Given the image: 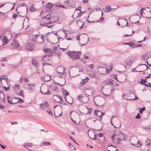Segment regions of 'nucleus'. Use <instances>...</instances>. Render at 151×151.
<instances>
[{"label": "nucleus", "mask_w": 151, "mask_h": 151, "mask_svg": "<svg viewBox=\"0 0 151 151\" xmlns=\"http://www.w3.org/2000/svg\"><path fill=\"white\" fill-rule=\"evenodd\" d=\"M54 17L52 16V14H47L41 18L40 19V25L42 26H47L51 23L56 22L57 20H54Z\"/></svg>", "instance_id": "obj_1"}, {"label": "nucleus", "mask_w": 151, "mask_h": 151, "mask_svg": "<svg viewBox=\"0 0 151 151\" xmlns=\"http://www.w3.org/2000/svg\"><path fill=\"white\" fill-rule=\"evenodd\" d=\"M66 54L71 60H75L80 58L81 52L79 51H68Z\"/></svg>", "instance_id": "obj_2"}, {"label": "nucleus", "mask_w": 151, "mask_h": 151, "mask_svg": "<svg viewBox=\"0 0 151 151\" xmlns=\"http://www.w3.org/2000/svg\"><path fill=\"white\" fill-rule=\"evenodd\" d=\"M40 108L41 109H44L50 115H52V112L51 110H49L50 109L49 106V104L47 101H45L44 103H42L40 104Z\"/></svg>", "instance_id": "obj_3"}, {"label": "nucleus", "mask_w": 151, "mask_h": 151, "mask_svg": "<svg viewBox=\"0 0 151 151\" xmlns=\"http://www.w3.org/2000/svg\"><path fill=\"white\" fill-rule=\"evenodd\" d=\"M110 66L109 67V68L108 69H106V66H104L103 67L99 66L98 67V69L99 71H101V70L103 69L104 70V72H105V73H108V71L109 72L111 71L112 69V64H111Z\"/></svg>", "instance_id": "obj_4"}, {"label": "nucleus", "mask_w": 151, "mask_h": 151, "mask_svg": "<svg viewBox=\"0 0 151 151\" xmlns=\"http://www.w3.org/2000/svg\"><path fill=\"white\" fill-rule=\"evenodd\" d=\"M10 99V97L9 96H7V102L10 104H14L18 103H23L24 102V101L21 99L20 98H18V97H14L12 98V100L14 99H15V100H17V99H18V100L17 101V102H12V100L10 101L9 99Z\"/></svg>", "instance_id": "obj_5"}, {"label": "nucleus", "mask_w": 151, "mask_h": 151, "mask_svg": "<svg viewBox=\"0 0 151 151\" xmlns=\"http://www.w3.org/2000/svg\"><path fill=\"white\" fill-rule=\"evenodd\" d=\"M66 5L67 6V7L70 8H74L75 7V2L72 0H70L65 2Z\"/></svg>", "instance_id": "obj_6"}, {"label": "nucleus", "mask_w": 151, "mask_h": 151, "mask_svg": "<svg viewBox=\"0 0 151 151\" xmlns=\"http://www.w3.org/2000/svg\"><path fill=\"white\" fill-rule=\"evenodd\" d=\"M134 94L132 93H127L123 94V98L127 100H132V99L134 96Z\"/></svg>", "instance_id": "obj_7"}, {"label": "nucleus", "mask_w": 151, "mask_h": 151, "mask_svg": "<svg viewBox=\"0 0 151 151\" xmlns=\"http://www.w3.org/2000/svg\"><path fill=\"white\" fill-rule=\"evenodd\" d=\"M77 99L80 102H82L83 103H86L89 100V99L87 97L83 96L81 95H79L77 97Z\"/></svg>", "instance_id": "obj_8"}, {"label": "nucleus", "mask_w": 151, "mask_h": 151, "mask_svg": "<svg viewBox=\"0 0 151 151\" xmlns=\"http://www.w3.org/2000/svg\"><path fill=\"white\" fill-rule=\"evenodd\" d=\"M117 132L119 134H120V135H119V138H116V139H117L119 141H122L123 140V141L125 140V135L124 134L123 132H122L120 130H118Z\"/></svg>", "instance_id": "obj_9"}, {"label": "nucleus", "mask_w": 151, "mask_h": 151, "mask_svg": "<svg viewBox=\"0 0 151 151\" xmlns=\"http://www.w3.org/2000/svg\"><path fill=\"white\" fill-rule=\"evenodd\" d=\"M54 5L50 3H48L46 6V11L47 12H51L52 10V7Z\"/></svg>", "instance_id": "obj_10"}, {"label": "nucleus", "mask_w": 151, "mask_h": 151, "mask_svg": "<svg viewBox=\"0 0 151 151\" xmlns=\"http://www.w3.org/2000/svg\"><path fill=\"white\" fill-rule=\"evenodd\" d=\"M51 55L50 54H47L44 55L43 57H42V62H46L47 61L50 60V57Z\"/></svg>", "instance_id": "obj_11"}, {"label": "nucleus", "mask_w": 151, "mask_h": 151, "mask_svg": "<svg viewBox=\"0 0 151 151\" xmlns=\"http://www.w3.org/2000/svg\"><path fill=\"white\" fill-rule=\"evenodd\" d=\"M43 50L45 53L51 55L52 52V50L49 48H43Z\"/></svg>", "instance_id": "obj_12"}, {"label": "nucleus", "mask_w": 151, "mask_h": 151, "mask_svg": "<svg viewBox=\"0 0 151 151\" xmlns=\"http://www.w3.org/2000/svg\"><path fill=\"white\" fill-rule=\"evenodd\" d=\"M101 112L98 110H95L94 111V114L97 116H98L100 118V119L99 120V121H100V120L102 119L101 116Z\"/></svg>", "instance_id": "obj_13"}, {"label": "nucleus", "mask_w": 151, "mask_h": 151, "mask_svg": "<svg viewBox=\"0 0 151 151\" xmlns=\"http://www.w3.org/2000/svg\"><path fill=\"white\" fill-rule=\"evenodd\" d=\"M3 43V45L7 44L8 42V40L6 37H4L0 39Z\"/></svg>", "instance_id": "obj_14"}, {"label": "nucleus", "mask_w": 151, "mask_h": 151, "mask_svg": "<svg viewBox=\"0 0 151 151\" xmlns=\"http://www.w3.org/2000/svg\"><path fill=\"white\" fill-rule=\"evenodd\" d=\"M12 45L14 47H18L19 46L18 42L17 40H14L13 42L12 43Z\"/></svg>", "instance_id": "obj_15"}, {"label": "nucleus", "mask_w": 151, "mask_h": 151, "mask_svg": "<svg viewBox=\"0 0 151 151\" xmlns=\"http://www.w3.org/2000/svg\"><path fill=\"white\" fill-rule=\"evenodd\" d=\"M32 65L36 67H37L38 66V63L35 59H33L32 60Z\"/></svg>", "instance_id": "obj_16"}, {"label": "nucleus", "mask_w": 151, "mask_h": 151, "mask_svg": "<svg viewBox=\"0 0 151 151\" xmlns=\"http://www.w3.org/2000/svg\"><path fill=\"white\" fill-rule=\"evenodd\" d=\"M62 91L63 92V93L64 95H65V96H66L69 94V93L68 91H66L65 90H64L63 88H62ZM65 100L66 101L68 102H67V101L66 96L65 97Z\"/></svg>", "instance_id": "obj_17"}, {"label": "nucleus", "mask_w": 151, "mask_h": 151, "mask_svg": "<svg viewBox=\"0 0 151 151\" xmlns=\"http://www.w3.org/2000/svg\"><path fill=\"white\" fill-rule=\"evenodd\" d=\"M24 144L23 147L26 149H28V148L27 147H32L33 146V144L31 143L26 142Z\"/></svg>", "instance_id": "obj_18"}, {"label": "nucleus", "mask_w": 151, "mask_h": 151, "mask_svg": "<svg viewBox=\"0 0 151 151\" xmlns=\"http://www.w3.org/2000/svg\"><path fill=\"white\" fill-rule=\"evenodd\" d=\"M51 143L49 142H42L41 143L40 146H42V145L45 146H48V145H51Z\"/></svg>", "instance_id": "obj_19"}, {"label": "nucleus", "mask_w": 151, "mask_h": 151, "mask_svg": "<svg viewBox=\"0 0 151 151\" xmlns=\"http://www.w3.org/2000/svg\"><path fill=\"white\" fill-rule=\"evenodd\" d=\"M140 66H144V69H143V70L142 71H143L145 70H146L149 68L148 66L145 64H142L139 65L137 67V68Z\"/></svg>", "instance_id": "obj_20"}, {"label": "nucleus", "mask_w": 151, "mask_h": 151, "mask_svg": "<svg viewBox=\"0 0 151 151\" xmlns=\"http://www.w3.org/2000/svg\"><path fill=\"white\" fill-rule=\"evenodd\" d=\"M36 10L35 8L34 7V4H32L30 6L29 11L30 12H33Z\"/></svg>", "instance_id": "obj_21"}, {"label": "nucleus", "mask_w": 151, "mask_h": 151, "mask_svg": "<svg viewBox=\"0 0 151 151\" xmlns=\"http://www.w3.org/2000/svg\"><path fill=\"white\" fill-rule=\"evenodd\" d=\"M146 79L145 78V80H143V79H141V81L140 83V84H141L142 85H144L145 83H147Z\"/></svg>", "instance_id": "obj_22"}, {"label": "nucleus", "mask_w": 151, "mask_h": 151, "mask_svg": "<svg viewBox=\"0 0 151 151\" xmlns=\"http://www.w3.org/2000/svg\"><path fill=\"white\" fill-rule=\"evenodd\" d=\"M122 44H123V45H129L131 47H133L134 46V43H130V42H129V43H122Z\"/></svg>", "instance_id": "obj_23"}, {"label": "nucleus", "mask_w": 151, "mask_h": 151, "mask_svg": "<svg viewBox=\"0 0 151 151\" xmlns=\"http://www.w3.org/2000/svg\"><path fill=\"white\" fill-rule=\"evenodd\" d=\"M48 87L47 88H48ZM40 93L43 94V95H48V94H51L50 92L49 91V90H48V89L47 90V92H43L41 90H40Z\"/></svg>", "instance_id": "obj_24"}, {"label": "nucleus", "mask_w": 151, "mask_h": 151, "mask_svg": "<svg viewBox=\"0 0 151 151\" xmlns=\"http://www.w3.org/2000/svg\"><path fill=\"white\" fill-rule=\"evenodd\" d=\"M129 63L127 61V60H126V64L127 65H130L133 63V60H130L129 61Z\"/></svg>", "instance_id": "obj_25"}, {"label": "nucleus", "mask_w": 151, "mask_h": 151, "mask_svg": "<svg viewBox=\"0 0 151 151\" xmlns=\"http://www.w3.org/2000/svg\"><path fill=\"white\" fill-rule=\"evenodd\" d=\"M16 93L18 95H19L21 96L24 97L23 92L22 90H20V92H18L17 91H16Z\"/></svg>", "instance_id": "obj_26"}, {"label": "nucleus", "mask_w": 151, "mask_h": 151, "mask_svg": "<svg viewBox=\"0 0 151 151\" xmlns=\"http://www.w3.org/2000/svg\"><path fill=\"white\" fill-rule=\"evenodd\" d=\"M146 145L149 146H150L151 144V141L150 139H147L145 141Z\"/></svg>", "instance_id": "obj_27"}, {"label": "nucleus", "mask_w": 151, "mask_h": 151, "mask_svg": "<svg viewBox=\"0 0 151 151\" xmlns=\"http://www.w3.org/2000/svg\"><path fill=\"white\" fill-rule=\"evenodd\" d=\"M88 77H86V78H85L83 81H82V85H84L88 81Z\"/></svg>", "instance_id": "obj_28"}, {"label": "nucleus", "mask_w": 151, "mask_h": 151, "mask_svg": "<svg viewBox=\"0 0 151 151\" xmlns=\"http://www.w3.org/2000/svg\"><path fill=\"white\" fill-rule=\"evenodd\" d=\"M89 76H91L92 78H95V75L94 73L93 72H91L88 73Z\"/></svg>", "instance_id": "obj_29"}, {"label": "nucleus", "mask_w": 151, "mask_h": 151, "mask_svg": "<svg viewBox=\"0 0 151 151\" xmlns=\"http://www.w3.org/2000/svg\"><path fill=\"white\" fill-rule=\"evenodd\" d=\"M39 34H33L32 36L33 39L34 40H36L37 39V37L39 36Z\"/></svg>", "instance_id": "obj_30"}, {"label": "nucleus", "mask_w": 151, "mask_h": 151, "mask_svg": "<svg viewBox=\"0 0 151 151\" xmlns=\"http://www.w3.org/2000/svg\"><path fill=\"white\" fill-rule=\"evenodd\" d=\"M106 9H108V10H106V12H108L111 11L112 10H113V9H114L115 8H111L110 6H109L108 7H106Z\"/></svg>", "instance_id": "obj_31"}, {"label": "nucleus", "mask_w": 151, "mask_h": 151, "mask_svg": "<svg viewBox=\"0 0 151 151\" xmlns=\"http://www.w3.org/2000/svg\"><path fill=\"white\" fill-rule=\"evenodd\" d=\"M4 79L5 81H6V82L7 83H8L9 82V80L7 78H5L4 77H0V81H1L2 79Z\"/></svg>", "instance_id": "obj_32"}, {"label": "nucleus", "mask_w": 151, "mask_h": 151, "mask_svg": "<svg viewBox=\"0 0 151 151\" xmlns=\"http://www.w3.org/2000/svg\"><path fill=\"white\" fill-rule=\"evenodd\" d=\"M139 109L140 110V111H139V112L142 114V112L143 111H144L145 109V107H142L141 109L140 108H139Z\"/></svg>", "instance_id": "obj_33"}, {"label": "nucleus", "mask_w": 151, "mask_h": 151, "mask_svg": "<svg viewBox=\"0 0 151 151\" xmlns=\"http://www.w3.org/2000/svg\"><path fill=\"white\" fill-rule=\"evenodd\" d=\"M35 86V84L34 83H32V85L28 89V90H31L33 89V88H34Z\"/></svg>", "instance_id": "obj_34"}, {"label": "nucleus", "mask_w": 151, "mask_h": 151, "mask_svg": "<svg viewBox=\"0 0 151 151\" xmlns=\"http://www.w3.org/2000/svg\"><path fill=\"white\" fill-rule=\"evenodd\" d=\"M25 49L29 51H32L34 50V48H25Z\"/></svg>", "instance_id": "obj_35"}, {"label": "nucleus", "mask_w": 151, "mask_h": 151, "mask_svg": "<svg viewBox=\"0 0 151 151\" xmlns=\"http://www.w3.org/2000/svg\"><path fill=\"white\" fill-rule=\"evenodd\" d=\"M118 136V135L117 134H113V135L111 136V139H112V140L114 141V138H115V136Z\"/></svg>", "instance_id": "obj_36"}, {"label": "nucleus", "mask_w": 151, "mask_h": 151, "mask_svg": "<svg viewBox=\"0 0 151 151\" xmlns=\"http://www.w3.org/2000/svg\"><path fill=\"white\" fill-rule=\"evenodd\" d=\"M146 55V54H144L142 57V58H141L142 60L143 61H145V57Z\"/></svg>", "instance_id": "obj_37"}, {"label": "nucleus", "mask_w": 151, "mask_h": 151, "mask_svg": "<svg viewBox=\"0 0 151 151\" xmlns=\"http://www.w3.org/2000/svg\"><path fill=\"white\" fill-rule=\"evenodd\" d=\"M54 100L55 101V102H58V103H59L61 104H63V105H66V103H65V102H64V101H56L55 100V99H54Z\"/></svg>", "instance_id": "obj_38"}, {"label": "nucleus", "mask_w": 151, "mask_h": 151, "mask_svg": "<svg viewBox=\"0 0 151 151\" xmlns=\"http://www.w3.org/2000/svg\"><path fill=\"white\" fill-rule=\"evenodd\" d=\"M94 65L93 64L88 65L86 66V67H88L89 68H91L92 69H93L94 68Z\"/></svg>", "instance_id": "obj_39"}, {"label": "nucleus", "mask_w": 151, "mask_h": 151, "mask_svg": "<svg viewBox=\"0 0 151 151\" xmlns=\"http://www.w3.org/2000/svg\"><path fill=\"white\" fill-rule=\"evenodd\" d=\"M2 86H3V88L5 89V90L6 91H8L10 89L9 86V87H6L5 86H3V85H2Z\"/></svg>", "instance_id": "obj_40"}, {"label": "nucleus", "mask_w": 151, "mask_h": 151, "mask_svg": "<svg viewBox=\"0 0 151 151\" xmlns=\"http://www.w3.org/2000/svg\"><path fill=\"white\" fill-rule=\"evenodd\" d=\"M48 77V76H46L45 78V79L44 80V81L45 82H48L49 81H50V78L49 79H47V78Z\"/></svg>", "instance_id": "obj_41"}, {"label": "nucleus", "mask_w": 151, "mask_h": 151, "mask_svg": "<svg viewBox=\"0 0 151 151\" xmlns=\"http://www.w3.org/2000/svg\"><path fill=\"white\" fill-rule=\"evenodd\" d=\"M78 13V14L77 16V17H79V16H81L82 15L83 12L81 10H80V13Z\"/></svg>", "instance_id": "obj_42"}, {"label": "nucleus", "mask_w": 151, "mask_h": 151, "mask_svg": "<svg viewBox=\"0 0 151 151\" xmlns=\"http://www.w3.org/2000/svg\"><path fill=\"white\" fill-rule=\"evenodd\" d=\"M104 18H103L102 17H101L99 19L95 21L96 22H101L100 20H101L102 21H103L104 20Z\"/></svg>", "instance_id": "obj_43"}, {"label": "nucleus", "mask_w": 151, "mask_h": 151, "mask_svg": "<svg viewBox=\"0 0 151 151\" xmlns=\"http://www.w3.org/2000/svg\"><path fill=\"white\" fill-rule=\"evenodd\" d=\"M57 96L60 99V101H61L62 99V97L61 96H59V95H57L56 96Z\"/></svg>", "instance_id": "obj_44"}, {"label": "nucleus", "mask_w": 151, "mask_h": 151, "mask_svg": "<svg viewBox=\"0 0 151 151\" xmlns=\"http://www.w3.org/2000/svg\"><path fill=\"white\" fill-rule=\"evenodd\" d=\"M134 96L135 98H132V100H137L138 99V97L135 94H134Z\"/></svg>", "instance_id": "obj_45"}, {"label": "nucleus", "mask_w": 151, "mask_h": 151, "mask_svg": "<svg viewBox=\"0 0 151 151\" xmlns=\"http://www.w3.org/2000/svg\"><path fill=\"white\" fill-rule=\"evenodd\" d=\"M117 75H113V78H114L118 82H120V81L118 80V78H117Z\"/></svg>", "instance_id": "obj_46"}, {"label": "nucleus", "mask_w": 151, "mask_h": 151, "mask_svg": "<svg viewBox=\"0 0 151 151\" xmlns=\"http://www.w3.org/2000/svg\"><path fill=\"white\" fill-rule=\"evenodd\" d=\"M144 85L147 87H151V84L150 83H148V84H145Z\"/></svg>", "instance_id": "obj_47"}, {"label": "nucleus", "mask_w": 151, "mask_h": 151, "mask_svg": "<svg viewBox=\"0 0 151 151\" xmlns=\"http://www.w3.org/2000/svg\"><path fill=\"white\" fill-rule=\"evenodd\" d=\"M68 145L69 147H73V148H74V150H76V149L75 148L73 145H72L70 143H68Z\"/></svg>", "instance_id": "obj_48"}, {"label": "nucleus", "mask_w": 151, "mask_h": 151, "mask_svg": "<svg viewBox=\"0 0 151 151\" xmlns=\"http://www.w3.org/2000/svg\"><path fill=\"white\" fill-rule=\"evenodd\" d=\"M6 57H4L1 59V61L2 62H4L6 61Z\"/></svg>", "instance_id": "obj_49"}, {"label": "nucleus", "mask_w": 151, "mask_h": 151, "mask_svg": "<svg viewBox=\"0 0 151 151\" xmlns=\"http://www.w3.org/2000/svg\"><path fill=\"white\" fill-rule=\"evenodd\" d=\"M135 69H136V68H132V71L133 72H142V71H137L136 70H135Z\"/></svg>", "instance_id": "obj_50"}, {"label": "nucleus", "mask_w": 151, "mask_h": 151, "mask_svg": "<svg viewBox=\"0 0 151 151\" xmlns=\"http://www.w3.org/2000/svg\"><path fill=\"white\" fill-rule=\"evenodd\" d=\"M140 118V115L139 113L137 114V115L135 116V118L137 119H139Z\"/></svg>", "instance_id": "obj_51"}, {"label": "nucleus", "mask_w": 151, "mask_h": 151, "mask_svg": "<svg viewBox=\"0 0 151 151\" xmlns=\"http://www.w3.org/2000/svg\"><path fill=\"white\" fill-rule=\"evenodd\" d=\"M15 87H16V88H17L18 90H19L20 88V86L18 84H15Z\"/></svg>", "instance_id": "obj_52"}, {"label": "nucleus", "mask_w": 151, "mask_h": 151, "mask_svg": "<svg viewBox=\"0 0 151 151\" xmlns=\"http://www.w3.org/2000/svg\"><path fill=\"white\" fill-rule=\"evenodd\" d=\"M87 109H88V110L86 114H91V109H88V108H87Z\"/></svg>", "instance_id": "obj_53"}, {"label": "nucleus", "mask_w": 151, "mask_h": 151, "mask_svg": "<svg viewBox=\"0 0 151 151\" xmlns=\"http://www.w3.org/2000/svg\"><path fill=\"white\" fill-rule=\"evenodd\" d=\"M58 90L57 87V86H55L52 89V90L53 91H55Z\"/></svg>", "instance_id": "obj_54"}, {"label": "nucleus", "mask_w": 151, "mask_h": 151, "mask_svg": "<svg viewBox=\"0 0 151 151\" xmlns=\"http://www.w3.org/2000/svg\"><path fill=\"white\" fill-rule=\"evenodd\" d=\"M0 146H1V148L4 149H5V147H6V145H4V146L1 144H0Z\"/></svg>", "instance_id": "obj_55"}, {"label": "nucleus", "mask_w": 151, "mask_h": 151, "mask_svg": "<svg viewBox=\"0 0 151 151\" xmlns=\"http://www.w3.org/2000/svg\"><path fill=\"white\" fill-rule=\"evenodd\" d=\"M89 17V16H88V17H87V19H86V22H88V23H92V22H95V21H92V22H91V21H89V20H87L88 19V18Z\"/></svg>", "instance_id": "obj_56"}, {"label": "nucleus", "mask_w": 151, "mask_h": 151, "mask_svg": "<svg viewBox=\"0 0 151 151\" xmlns=\"http://www.w3.org/2000/svg\"><path fill=\"white\" fill-rule=\"evenodd\" d=\"M2 94L3 96V97H4L2 98V100L4 102H5V97H4V93H2Z\"/></svg>", "instance_id": "obj_57"}, {"label": "nucleus", "mask_w": 151, "mask_h": 151, "mask_svg": "<svg viewBox=\"0 0 151 151\" xmlns=\"http://www.w3.org/2000/svg\"><path fill=\"white\" fill-rule=\"evenodd\" d=\"M24 81L25 82H28L29 81L28 79V78L27 77H26L24 78Z\"/></svg>", "instance_id": "obj_58"}, {"label": "nucleus", "mask_w": 151, "mask_h": 151, "mask_svg": "<svg viewBox=\"0 0 151 151\" xmlns=\"http://www.w3.org/2000/svg\"><path fill=\"white\" fill-rule=\"evenodd\" d=\"M27 6L24 3H22V4H20V6Z\"/></svg>", "instance_id": "obj_59"}, {"label": "nucleus", "mask_w": 151, "mask_h": 151, "mask_svg": "<svg viewBox=\"0 0 151 151\" xmlns=\"http://www.w3.org/2000/svg\"><path fill=\"white\" fill-rule=\"evenodd\" d=\"M17 14H13L12 15V17H13V19H14L16 17H17Z\"/></svg>", "instance_id": "obj_60"}, {"label": "nucleus", "mask_w": 151, "mask_h": 151, "mask_svg": "<svg viewBox=\"0 0 151 151\" xmlns=\"http://www.w3.org/2000/svg\"><path fill=\"white\" fill-rule=\"evenodd\" d=\"M145 9L144 8H142L141 9V10H140V14H142V11L143 10H144Z\"/></svg>", "instance_id": "obj_61"}, {"label": "nucleus", "mask_w": 151, "mask_h": 151, "mask_svg": "<svg viewBox=\"0 0 151 151\" xmlns=\"http://www.w3.org/2000/svg\"><path fill=\"white\" fill-rule=\"evenodd\" d=\"M5 108L4 106L2 105H0V108L1 109H4Z\"/></svg>", "instance_id": "obj_62"}, {"label": "nucleus", "mask_w": 151, "mask_h": 151, "mask_svg": "<svg viewBox=\"0 0 151 151\" xmlns=\"http://www.w3.org/2000/svg\"><path fill=\"white\" fill-rule=\"evenodd\" d=\"M137 143L138 145H139V146H138V147H140L142 145V144L140 141H138L137 142Z\"/></svg>", "instance_id": "obj_63"}, {"label": "nucleus", "mask_w": 151, "mask_h": 151, "mask_svg": "<svg viewBox=\"0 0 151 151\" xmlns=\"http://www.w3.org/2000/svg\"><path fill=\"white\" fill-rule=\"evenodd\" d=\"M98 135L99 137H101L103 136V134L102 133H99Z\"/></svg>", "instance_id": "obj_64"}]
</instances>
